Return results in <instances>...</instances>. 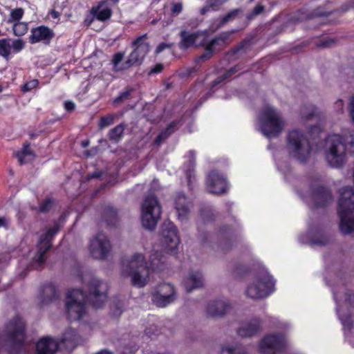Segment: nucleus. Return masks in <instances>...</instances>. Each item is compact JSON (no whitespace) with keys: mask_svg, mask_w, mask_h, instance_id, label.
<instances>
[{"mask_svg":"<svg viewBox=\"0 0 354 354\" xmlns=\"http://www.w3.org/2000/svg\"><path fill=\"white\" fill-rule=\"evenodd\" d=\"M116 118V115H108L104 117H102L99 123L100 129H102L105 127H107L111 125L115 118Z\"/></svg>","mask_w":354,"mask_h":354,"instance_id":"nucleus-44","label":"nucleus"},{"mask_svg":"<svg viewBox=\"0 0 354 354\" xmlns=\"http://www.w3.org/2000/svg\"><path fill=\"white\" fill-rule=\"evenodd\" d=\"M86 296L80 289L69 291L66 299V315L72 321L80 320L86 314Z\"/></svg>","mask_w":354,"mask_h":354,"instance_id":"nucleus-9","label":"nucleus"},{"mask_svg":"<svg viewBox=\"0 0 354 354\" xmlns=\"http://www.w3.org/2000/svg\"><path fill=\"white\" fill-rule=\"evenodd\" d=\"M59 297V293L57 290L55 286L52 284H48L45 286L43 288L41 302L44 304H47L49 302L58 299Z\"/></svg>","mask_w":354,"mask_h":354,"instance_id":"nucleus-29","label":"nucleus"},{"mask_svg":"<svg viewBox=\"0 0 354 354\" xmlns=\"http://www.w3.org/2000/svg\"><path fill=\"white\" fill-rule=\"evenodd\" d=\"M54 36L55 33L51 29L47 26H40L31 30L29 42L30 44L43 42L45 44H48Z\"/></svg>","mask_w":354,"mask_h":354,"instance_id":"nucleus-21","label":"nucleus"},{"mask_svg":"<svg viewBox=\"0 0 354 354\" xmlns=\"http://www.w3.org/2000/svg\"><path fill=\"white\" fill-rule=\"evenodd\" d=\"M286 149L290 157L304 162L310 158L312 148L305 133L293 129L286 136Z\"/></svg>","mask_w":354,"mask_h":354,"instance_id":"nucleus-4","label":"nucleus"},{"mask_svg":"<svg viewBox=\"0 0 354 354\" xmlns=\"http://www.w3.org/2000/svg\"><path fill=\"white\" fill-rule=\"evenodd\" d=\"M207 185L209 192L212 194H221L226 192L227 183L225 178L215 171L209 173Z\"/></svg>","mask_w":354,"mask_h":354,"instance_id":"nucleus-20","label":"nucleus"},{"mask_svg":"<svg viewBox=\"0 0 354 354\" xmlns=\"http://www.w3.org/2000/svg\"><path fill=\"white\" fill-rule=\"evenodd\" d=\"M102 216L104 222L110 226H114L118 221L117 212L111 205L104 206Z\"/></svg>","mask_w":354,"mask_h":354,"instance_id":"nucleus-32","label":"nucleus"},{"mask_svg":"<svg viewBox=\"0 0 354 354\" xmlns=\"http://www.w3.org/2000/svg\"><path fill=\"white\" fill-rule=\"evenodd\" d=\"M247 272V269L243 266L237 267L234 270V272L237 276H241L242 272Z\"/></svg>","mask_w":354,"mask_h":354,"instance_id":"nucleus-64","label":"nucleus"},{"mask_svg":"<svg viewBox=\"0 0 354 354\" xmlns=\"http://www.w3.org/2000/svg\"><path fill=\"white\" fill-rule=\"evenodd\" d=\"M12 30L15 35L18 37L22 36L28 30V24L24 22H16L13 25Z\"/></svg>","mask_w":354,"mask_h":354,"instance_id":"nucleus-39","label":"nucleus"},{"mask_svg":"<svg viewBox=\"0 0 354 354\" xmlns=\"http://www.w3.org/2000/svg\"><path fill=\"white\" fill-rule=\"evenodd\" d=\"M105 4V1H102L97 7H93L91 9V13L96 17L97 19L102 21L109 19L112 15V10L110 8L103 7Z\"/></svg>","mask_w":354,"mask_h":354,"instance_id":"nucleus-28","label":"nucleus"},{"mask_svg":"<svg viewBox=\"0 0 354 354\" xmlns=\"http://www.w3.org/2000/svg\"><path fill=\"white\" fill-rule=\"evenodd\" d=\"M180 36L181 37L180 48L187 49L195 43L196 40L199 37V33L198 32L189 33L186 30H182L180 33Z\"/></svg>","mask_w":354,"mask_h":354,"instance_id":"nucleus-30","label":"nucleus"},{"mask_svg":"<svg viewBox=\"0 0 354 354\" xmlns=\"http://www.w3.org/2000/svg\"><path fill=\"white\" fill-rule=\"evenodd\" d=\"M112 249L109 239L104 233L97 234L90 242L89 251L96 259H106Z\"/></svg>","mask_w":354,"mask_h":354,"instance_id":"nucleus-13","label":"nucleus"},{"mask_svg":"<svg viewBox=\"0 0 354 354\" xmlns=\"http://www.w3.org/2000/svg\"><path fill=\"white\" fill-rule=\"evenodd\" d=\"M162 69L163 65L162 64H158L150 70V71L149 72V75L160 73L162 71Z\"/></svg>","mask_w":354,"mask_h":354,"instance_id":"nucleus-56","label":"nucleus"},{"mask_svg":"<svg viewBox=\"0 0 354 354\" xmlns=\"http://www.w3.org/2000/svg\"><path fill=\"white\" fill-rule=\"evenodd\" d=\"M190 207L191 204L187 201L184 194H180L177 196L175 201V207L180 220L183 221L187 218L189 213Z\"/></svg>","mask_w":354,"mask_h":354,"instance_id":"nucleus-25","label":"nucleus"},{"mask_svg":"<svg viewBox=\"0 0 354 354\" xmlns=\"http://www.w3.org/2000/svg\"><path fill=\"white\" fill-rule=\"evenodd\" d=\"M285 346L283 337L281 335H271L263 338L259 346L262 354H277Z\"/></svg>","mask_w":354,"mask_h":354,"instance_id":"nucleus-15","label":"nucleus"},{"mask_svg":"<svg viewBox=\"0 0 354 354\" xmlns=\"http://www.w3.org/2000/svg\"><path fill=\"white\" fill-rule=\"evenodd\" d=\"M134 91L133 88H128L124 91L120 93V95L113 100V104H120L126 100L132 97L131 93Z\"/></svg>","mask_w":354,"mask_h":354,"instance_id":"nucleus-38","label":"nucleus"},{"mask_svg":"<svg viewBox=\"0 0 354 354\" xmlns=\"http://www.w3.org/2000/svg\"><path fill=\"white\" fill-rule=\"evenodd\" d=\"M54 205V200L51 198H46L39 206V211L43 213L48 212L50 210Z\"/></svg>","mask_w":354,"mask_h":354,"instance_id":"nucleus-46","label":"nucleus"},{"mask_svg":"<svg viewBox=\"0 0 354 354\" xmlns=\"http://www.w3.org/2000/svg\"><path fill=\"white\" fill-rule=\"evenodd\" d=\"M241 69V68L240 67L239 65H236L234 67H232L230 69H229L225 73V75H226V77L227 78H229L231 75H232L233 74H234L235 73H236L237 71H240Z\"/></svg>","mask_w":354,"mask_h":354,"instance_id":"nucleus-55","label":"nucleus"},{"mask_svg":"<svg viewBox=\"0 0 354 354\" xmlns=\"http://www.w3.org/2000/svg\"><path fill=\"white\" fill-rule=\"evenodd\" d=\"M340 218L339 229L344 234L354 232V212L338 214Z\"/></svg>","mask_w":354,"mask_h":354,"instance_id":"nucleus-26","label":"nucleus"},{"mask_svg":"<svg viewBox=\"0 0 354 354\" xmlns=\"http://www.w3.org/2000/svg\"><path fill=\"white\" fill-rule=\"evenodd\" d=\"M338 214L354 212V192L351 187H345L340 189Z\"/></svg>","mask_w":354,"mask_h":354,"instance_id":"nucleus-18","label":"nucleus"},{"mask_svg":"<svg viewBox=\"0 0 354 354\" xmlns=\"http://www.w3.org/2000/svg\"><path fill=\"white\" fill-rule=\"evenodd\" d=\"M176 125V122H171L167 128L162 132H161L156 138L155 143L160 145L162 141L167 139L174 131V127Z\"/></svg>","mask_w":354,"mask_h":354,"instance_id":"nucleus-37","label":"nucleus"},{"mask_svg":"<svg viewBox=\"0 0 354 354\" xmlns=\"http://www.w3.org/2000/svg\"><path fill=\"white\" fill-rule=\"evenodd\" d=\"M205 52L203 53L201 56H199L197 59L198 61H206L209 59L214 53H215L214 49H211L207 45L205 46Z\"/></svg>","mask_w":354,"mask_h":354,"instance_id":"nucleus-47","label":"nucleus"},{"mask_svg":"<svg viewBox=\"0 0 354 354\" xmlns=\"http://www.w3.org/2000/svg\"><path fill=\"white\" fill-rule=\"evenodd\" d=\"M334 298L339 319L344 327H350L352 323L351 315L354 309V290L341 286L334 291Z\"/></svg>","mask_w":354,"mask_h":354,"instance_id":"nucleus-6","label":"nucleus"},{"mask_svg":"<svg viewBox=\"0 0 354 354\" xmlns=\"http://www.w3.org/2000/svg\"><path fill=\"white\" fill-rule=\"evenodd\" d=\"M59 348L58 342L50 337L39 339L36 344V354H55Z\"/></svg>","mask_w":354,"mask_h":354,"instance_id":"nucleus-22","label":"nucleus"},{"mask_svg":"<svg viewBox=\"0 0 354 354\" xmlns=\"http://www.w3.org/2000/svg\"><path fill=\"white\" fill-rule=\"evenodd\" d=\"M173 46V44L171 43H160L156 48L155 53L156 54H159L162 52L166 48H170Z\"/></svg>","mask_w":354,"mask_h":354,"instance_id":"nucleus-53","label":"nucleus"},{"mask_svg":"<svg viewBox=\"0 0 354 354\" xmlns=\"http://www.w3.org/2000/svg\"><path fill=\"white\" fill-rule=\"evenodd\" d=\"M24 10L21 8H15L12 10L10 12V19H8L9 23H12L15 21H19L24 15Z\"/></svg>","mask_w":354,"mask_h":354,"instance_id":"nucleus-42","label":"nucleus"},{"mask_svg":"<svg viewBox=\"0 0 354 354\" xmlns=\"http://www.w3.org/2000/svg\"><path fill=\"white\" fill-rule=\"evenodd\" d=\"M161 232L166 248L169 250L175 249L180 243V239L174 224L170 221H165L162 225Z\"/></svg>","mask_w":354,"mask_h":354,"instance_id":"nucleus-17","label":"nucleus"},{"mask_svg":"<svg viewBox=\"0 0 354 354\" xmlns=\"http://www.w3.org/2000/svg\"><path fill=\"white\" fill-rule=\"evenodd\" d=\"M10 45L9 40L3 39L0 40V55L3 57H8L10 54Z\"/></svg>","mask_w":354,"mask_h":354,"instance_id":"nucleus-40","label":"nucleus"},{"mask_svg":"<svg viewBox=\"0 0 354 354\" xmlns=\"http://www.w3.org/2000/svg\"><path fill=\"white\" fill-rule=\"evenodd\" d=\"M149 261L151 270H160L162 268L165 258L162 252L155 251L150 255Z\"/></svg>","mask_w":354,"mask_h":354,"instance_id":"nucleus-34","label":"nucleus"},{"mask_svg":"<svg viewBox=\"0 0 354 354\" xmlns=\"http://www.w3.org/2000/svg\"><path fill=\"white\" fill-rule=\"evenodd\" d=\"M242 12L243 10L241 8H236L231 10L230 12H228L226 15H225L223 17V19L221 21V24L223 25L227 22L234 19L236 17V16Z\"/></svg>","mask_w":354,"mask_h":354,"instance_id":"nucleus-41","label":"nucleus"},{"mask_svg":"<svg viewBox=\"0 0 354 354\" xmlns=\"http://www.w3.org/2000/svg\"><path fill=\"white\" fill-rule=\"evenodd\" d=\"M88 299L92 303L95 308H101L107 298V284L93 277L88 281Z\"/></svg>","mask_w":354,"mask_h":354,"instance_id":"nucleus-12","label":"nucleus"},{"mask_svg":"<svg viewBox=\"0 0 354 354\" xmlns=\"http://www.w3.org/2000/svg\"><path fill=\"white\" fill-rule=\"evenodd\" d=\"M82 342V339L77 333L73 329H68L64 334L59 345L64 347L66 352L72 351L78 344Z\"/></svg>","mask_w":354,"mask_h":354,"instance_id":"nucleus-23","label":"nucleus"},{"mask_svg":"<svg viewBox=\"0 0 354 354\" xmlns=\"http://www.w3.org/2000/svg\"><path fill=\"white\" fill-rule=\"evenodd\" d=\"M258 120L260 131L268 138L277 137L286 127L281 113L270 105L261 109Z\"/></svg>","mask_w":354,"mask_h":354,"instance_id":"nucleus-2","label":"nucleus"},{"mask_svg":"<svg viewBox=\"0 0 354 354\" xmlns=\"http://www.w3.org/2000/svg\"><path fill=\"white\" fill-rule=\"evenodd\" d=\"M349 114L352 122L354 124V96L351 98L350 106H349Z\"/></svg>","mask_w":354,"mask_h":354,"instance_id":"nucleus-58","label":"nucleus"},{"mask_svg":"<svg viewBox=\"0 0 354 354\" xmlns=\"http://www.w3.org/2000/svg\"><path fill=\"white\" fill-rule=\"evenodd\" d=\"M353 8H354V0H350L348 3L343 5L341 8L343 12H346Z\"/></svg>","mask_w":354,"mask_h":354,"instance_id":"nucleus-60","label":"nucleus"},{"mask_svg":"<svg viewBox=\"0 0 354 354\" xmlns=\"http://www.w3.org/2000/svg\"><path fill=\"white\" fill-rule=\"evenodd\" d=\"M227 77H226V75L224 74L223 75L218 77L216 80H214V81L213 82L212 85H213V86H216V85H217V84H218L221 83L222 82H223L224 80H227Z\"/></svg>","mask_w":354,"mask_h":354,"instance_id":"nucleus-63","label":"nucleus"},{"mask_svg":"<svg viewBox=\"0 0 354 354\" xmlns=\"http://www.w3.org/2000/svg\"><path fill=\"white\" fill-rule=\"evenodd\" d=\"M124 53H115L112 59V63L113 64V69L115 71H119L122 70H124L123 68V64L121 66H119V64L122 62V60L124 58Z\"/></svg>","mask_w":354,"mask_h":354,"instance_id":"nucleus-45","label":"nucleus"},{"mask_svg":"<svg viewBox=\"0 0 354 354\" xmlns=\"http://www.w3.org/2000/svg\"><path fill=\"white\" fill-rule=\"evenodd\" d=\"M335 108L337 112H342L344 109V102L342 100H337L335 103Z\"/></svg>","mask_w":354,"mask_h":354,"instance_id":"nucleus-59","label":"nucleus"},{"mask_svg":"<svg viewBox=\"0 0 354 354\" xmlns=\"http://www.w3.org/2000/svg\"><path fill=\"white\" fill-rule=\"evenodd\" d=\"M231 35V32H223L218 37L212 39L207 45L211 48L214 49L216 51L221 50V47L223 46L229 39Z\"/></svg>","mask_w":354,"mask_h":354,"instance_id":"nucleus-31","label":"nucleus"},{"mask_svg":"<svg viewBox=\"0 0 354 354\" xmlns=\"http://www.w3.org/2000/svg\"><path fill=\"white\" fill-rule=\"evenodd\" d=\"M325 158L328 164L335 168L342 167L346 161V146L339 135L329 136L324 147Z\"/></svg>","mask_w":354,"mask_h":354,"instance_id":"nucleus-5","label":"nucleus"},{"mask_svg":"<svg viewBox=\"0 0 354 354\" xmlns=\"http://www.w3.org/2000/svg\"><path fill=\"white\" fill-rule=\"evenodd\" d=\"M274 282L267 274L257 276L245 290L246 296L253 300L263 299L272 291Z\"/></svg>","mask_w":354,"mask_h":354,"instance_id":"nucleus-10","label":"nucleus"},{"mask_svg":"<svg viewBox=\"0 0 354 354\" xmlns=\"http://www.w3.org/2000/svg\"><path fill=\"white\" fill-rule=\"evenodd\" d=\"M227 77H226V75L224 74L223 75L218 77L216 80H214V81L213 82L212 85H213V86H216V85H217V84H218L221 83L222 82H223L224 80H227Z\"/></svg>","mask_w":354,"mask_h":354,"instance_id":"nucleus-62","label":"nucleus"},{"mask_svg":"<svg viewBox=\"0 0 354 354\" xmlns=\"http://www.w3.org/2000/svg\"><path fill=\"white\" fill-rule=\"evenodd\" d=\"M176 299L174 286L170 283L158 285L152 292V301L158 307L163 308Z\"/></svg>","mask_w":354,"mask_h":354,"instance_id":"nucleus-14","label":"nucleus"},{"mask_svg":"<svg viewBox=\"0 0 354 354\" xmlns=\"http://www.w3.org/2000/svg\"><path fill=\"white\" fill-rule=\"evenodd\" d=\"M261 322L258 319H254L248 323L244 324L239 328L237 333L242 337H252L255 335L260 328Z\"/></svg>","mask_w":354,"mask_h":354,"instance_id":"nucleus-27","label":"nucleus"},{"mask_svg":"<svg viewBox=\"0 0 354 354\" xmlns=\"http://www.w3.org/2000/svg\"><path fill=\"white\" fill-rule=\"evenodd\" d=\"M161 212V206L157 198L153 194L147 196L141 207L143 227L149 230H154L160 218Z\"/></svg>","mask_w":354,"mask_h":354,"instance_id":"nucleus-8","label":"nucleus"},{"mask_svg":"<svg viewBox=\"0 0 354 354\" xmlns=\"http://www.w3.org/2000/svg\"><path fill=\"white\" fill-rule=\"evenodd\" d=\"M183 9V6L180 3H174L172 7V12L174 14L178 15L179 14Z\"/></svg>","mask_w":354,"mask_h":354,"instance_id":"nucleus-57","label":"nucleus"},{"mask_svg":"<svg viewBox=\"0 0 354 354\" xmlns=\"http://www.w3.org/2000/svg\"><path fill=\"white\" fill-rule=\"evenodd\" d=\"M335 41L333 39H325L320 40L317 43V46L319 48L330 47L335 44Z\"/></svg>","mask_w":354,"mask_h":354,"instance_id":"nucleus-49","label":"nucleus"},{"mask_svg":"<svg viewBox=\"0 0 354 354\" xmlns=\"http://www.w3.org/2000/svg\"><path fill=\"white\" fill-rule=\"evenodd\" d=\"M206 3L210 9L214 10H217L221 5L223 4L221 0H207Z\"/></svg>","mask_w":354,"mask_h":354,"instance_id":"nucleus-52","label":"nucleus"},{"mask_svg":"<svg viewBox=\"0 0 354 354\" xmlns=\"http://www.w3.org/2000/svg\"><path fill=\"white\" fill-rule=\"evenodd\" d=\"M310 200L314 207H324L333 201V197L328 188L319 185L313 189Z\"/></svg>","mask_w":354,"mask_h":354,"instance_id":"nucleus-19","label":"nucleus"},{"mask_svg":"<svg viewBox=\"0 0 354 354\" xmlns=\"http://www.w3.org/2000/svg\"><path fill=\"white\" fill-rule=\"evenodd\" d=\"M232 309L231 304L226 300L218 299L209 301L205 306L206 316L213 319L224 317Z\"/></svg>","mask_w":354,"mask_h":354,"instance_id":"nucleus-16","label":"nucleus"},{"mask_svg":"<svg viewBox=\"0 0 354 354\" xmlns=\"http://www.w3.org/2000/svg\"><path fill=\"white\" fill-rule=\"evenodd\" d=\"M11 48H12L13 50L16 53L19 52L24 48V42L22 39H16L13 41L12 46H10Z\"/></svg>","mask_w":354,"mask_h":354,"instance_id":"nucleus-50","label":"nucleus"},{"mask_svg":"<svg viewBox=\"0 0 354 354\" xmlns=\"http://www.w3.org/2000/svg\"><path fill=\"white\" fill-rule=\"evenodd\" d=\"M220 354H249L245 348L239 346L227 345L222 347Z\"/></svg>","mask_w":354,"mask_h":354,"instance_id":"nucleus-36","label":"nucleus"},{"mask_svg":"<svg viewBox=\"0 0 354 354\" xmlns=\"http://www.w3.org/2000/svg\"><path fill=\"white\" fill-rule=\"evenodd\" d=\"M265 10V7L261 4L257 5L254 9L247 14L246 18L248 20L251 21L258 15L262 14Z\"/></svg>","mask_w":354,"mask_h":354,"instance_id":"nucleus-43","label":"nucleus"},{"mask_svg":"<svg viewBox=\"0 0 354 354\" xmlns=\"http://www.w3.org/2000/svg\"><path fill=\"white\" fill-rule=\"evenodd\" d=\"M125 127L126 125L120 124L111 129L108 134L109 140L118 142L122 137Z\"/></svg>","mask_w":354,"mask_h":354,"instance_id":"nucleus-35","label":"nucleus"},{"mask_svg":"<svg viewBox=\"0 0 354 354\" xmlns=\"http://www.w3.org/2000/svg\"><path fill=\"white\" fill-rule=\"evenodd\" d=\"M39 84V82L37 80H32L28 82H26L25 84H24L22 87V91L24 92H28L30 90L36 88Z\"/></svg>","mask_w":354,"mask_h":354,"instance_id":"nucleus-48","label":"nucleus"},{"mask_svg":"<svg viewBox=\"0 0 354 354\" xmlns=\"http://www.w3.org/2000/svg\"><path fill=\"white\" fill-rule=\"evenodd\" d=\"M60 227L59 223L55 222L53 227L46 228V232L41 234L37 246V252L31 262L30 266L32 269L40 270L44 268L47 259V252L52 247V240Z\"/></svg>","mask_w":354,"mask_h":354,"instance_id":"nucleus-7","label":"nucleus"},{"mask_svg":"<svg viewBox=\"0 0 354 354\" xmlns=\"http://www.w3.org/2000/svg\"><path fill=\"white\" fill-rule=\"evenodd\" d=\"M244 46H245V44L241 43L236 47H235V48H232V50H230V51H228L226 53V55L230 57L234 56L236 54H237L240 50H241L244 48Z\"/></svg>","mask_w":354,"mask_h":354,"instance_id":"nucleus-54","label":"nucleus"},{"mask_svg":"<svg viewBox=\"0 0 354 354\" xmlns=\"http://www.w3.org/2000/svg\"><path fill=\"white\" fill-rule=\"evenodd\" d=\"M183 286L187 292L203 287V277L198 271H191L183 282Z\"/></svg>","mask_w":354,"mask_h":354,"instance_id":"nucleus-24","label":"nucleus"},{"mask_svg":"<svg viewBox=\"0 0 354 354\" xmlns=\"http://www.w3.org/2000/svg\"><path fill=\"white\" fill-rule=\"evenodd\" d=\"M25 339V324L21 318L17 316L5 326L0 335V347L10 354H15L22 346Z\"/></svg>","mask_w":354,"mask_h":354,"instance_id":"nucleus-1","label":"nucleus"},{"mask_svg":"<svg viewBox=\"0 0 354 354\" xmlns=\"http://www.w3.org/2000/svg\"><path fill=\"white\" fill-rule=\"evenodd\" d=\"M330 242V239L326 236L321 237L317 240H312L310 241V245H325Z\"/></svg>","mask_w":354,"mask_h":354,"instance_id":"nucleus-51","label":"nucleus"},{"mask_svg":"<svg viewBox=\"0 0 354 354\" xmlns=\"http://www.w3.org/2000/svg\"><path fill=\"white\" fill-rule=\"evenodd\" d=\"M122 274L130 277L134 286H145L149 282V271L145 256L141 253L133 254L129 260L123 263Z\"/></svg>","mask_w":354,"mask_h":354,"instance_id":"nucleus-3","label":"nucleus"},{"mask_svg":"<svg viewBox=\"0 0 354 354\" xmlns=\"http://www.w3.org/2000/svg\"><path fill=\"white\" fill-rule=\"evenodd\" d=\"M15 156L17 158L20 165L25 164L27 160L26 158L29 157L30 160L33 159L35 154L33 151L30 149V144H24L22 149L15 153Z\"/></svg>","mask_w":354,"mask_h":354,"instance_id":"nucleus-33","label":"nucleus"},{"mask_svg":"<svg viewBox=\"0 0 354 354\" xmlns=\"http://www.w3.org/2000/svg\"><path fill=\"white\" fill-rule=\"evenodd\" d=\"M64 108L68 111H72L75 108V104L71 101H66L64 103Z\"/></svg>","mask_w":354,"mask_h":354,"instance_id":"nucleus-61","label":"nucleus"},{"mask_svg":"<svg viewBox=\"0 0 354 354\" xmlns=\"http://www.w3.org/2000/svg\"><path fill=\"white\" fill-rule=\"evenodd\" d=\"M147 37V34H145L138 37L132 42V46L134 47V49L123 64L122 68L128 69L132 66L142 64L145 57L150 50L149 44L145 41Z\"/></svg>","mask_w":354,"mask_h":354,"instance_id":"nucleus-11","label":"nucleus"}]
</instances>
